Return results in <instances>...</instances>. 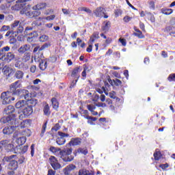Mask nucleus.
<instances>
[{
	"label": "nucleus",
	"instance_id": "obj_35",
	"mask_svg": "<svg viewBox=\"0 0 175 175\" xmlns=\"http://www.w3.org/2000/svg\"><path fill=\"white\" fill-rule=\"evenodd\" d=\"M25 142H27V137H21L16 139V143H18V146L25 144Z\"/></svg>",
	"mask_w": 175,
	"mask_h": 175
},
{
	"label": "nucleus",
	"instance_id": "obj_18",
	"mask_svg": "<svg viewBox=\"0 0 175 175\" xmlns=\"http://www.w3.org/2000/svg\"><path fill=\"white\" fill-rule=\"evenodd\" d=\"M14 111H16V109L14 108V106L12 105H8L4 109V113L7 116H12Z\"/></svg>",
	"mask_w": 175,
	"mask_h": 175
},
{
	"label": "nucleus",
	"instance_id": "obj_13",
	"mask_svg": "<svg viewBox=\"0 0 175 175\" xmlns=\"http://www.w3.org/2000/svg\"><path fill=\"white\" fill-rule=\"evenodd\" d=\"M165 33H169L170 36H174L175 38V27L174 26H167L163 29Z\"/></svg>",
	"mask_w": 175,
	"mask_h": 175
},
{
	"label": "nucleus",
	"instance_id": "obj_24",
	"mask_svg": "<svg viewBox=\"0 0 175 175\" xmlns=\"http://www.w3.org/2000/svg\"><path fill=\"white\" fill-rule=\"evenodd\" d=\"M47 4L46 3H40L32 7L33 10H42V9H46Z\"/></svg>",
	"mask_w": 175,
	"mask_h": 175
},
{
	"label": "nucleus",
	"instance_id": "obj_11",
	"mask_svg": "<svg viewBox=\"0 0 175 175\" xmlns=\"http://www.w3.org/2000/svg\"><path fill=\"white\" fill-rule=\"evenodd\" d=\"M105 8L103 7H98L96 8L94 11L93 13L96 17H100V18H102L103 17V14H105Z\"/></svg>",
	"mask_w": 175,
	"mask_h": 175
},
{
	"label": "nucleus",
	"instance_id": "obj_45",
	"mask_svg": "<svg viewBox=\"0 0 175 175\" xmlns=\"http://www.w3.org/2000/svg\"><path fill=\"white\" fill-rule=\"evenodd\" d=\"M3 70L4 75H9V72H13V68L9 66H5Z\"/></svg>",
	"mask_w": 175,
	"mask_h": 175
},
{
	"label": "nucleus",
	"instance_id": "obj_15",
	"mask_svg": "<svg viewBox=\"0 0 175 175\" xmlns=\"http://www.w3.org/2000/svg\"><path fill=\"white\" fill-rule=\"evenodd\" d=\"M15 55L12 52H8L7 54L4 53V62H11L14 59Z\"/></svg>",
	"mask_w": 175,
	"mask_h": 175
},
{
	"label": "nucleus",
	"instance_id": "obj_2",
	"mask_svg": "<svg viewBox=\"0 0 175 175\" xmlns=\"http://www.w3.org/2000/svg\"><path fill=\"white\" fill-rule=\"evenodd\" d=\"M72 151H73V149L72 148H69L66 149H63L59 152L61 158L64 161V162H72V161H73L75 157L72 156H69L70 155V154H72Z\"/></svg>",
	"mask_w": 175,
	"mask_h": 175
},
{
	"label": "nucleus",
	"instance_id": "obj_33",
	"mask_svg": "<svg viewBox=\"0 0 175 175\" xmlns=\"http://www.w3.org/2000/svg\"><path fill=\"white\" fill-rule=\"evenodd\" d=\"M44 115L49 117L51 114V111L50 110V105L46 104L43 108Z\"/></svg>",
	"mask_w": 175,
	"mask_h": 175
},
{
	"label": "nucleus",
	"instance_id": "obj_59",
	"mask_svg": "<svg viewBox=\"0 0 175 175\" xmlns=\"http://www.w3.org/2000/svg\"><path fill=\"white\" fill-rule=\"evenodd\" d=\"M79 175H88V170H79Z\"/></svg>",
	"mask_w": 175,
	"mask_h": 175
},
{
	"label": "nucleus",
	"instance_id": "obj_46",
	"mask_svg": "<svg viewBox=\"0 0 175 175\" xmlns=\"http://www.w3.org/2000/svg\"><path fill=\"white\" fill-rule=\"evenodd\" d=\"M80 114L81 115V117H83V118L87 119V117H90V115H88V110L87 109H82V111L80 112Z\"/></svg>",
	"mask_w": 175,
	"mask_h": 175
},
{
	"label": "nucleus",
	"instance_id": "obj_41",
	"mask_svg": "<svg viewBox=\"0 0 175 175\" xmlns=\"http://www.w3.org/2000/svg\"><path fill=\"white\" fill-rule=\"evenodd\" d=\"M96 91L98 94H103V92H104L105 94V95H109V93L106 91V89L105 88V86H103L101 88V89L99 88H96Z\"/></svg>",
	"mask_w": 175,
	"mask_h": 175
},
{
	"label": "nucleus",
	"instance_id": "obj_19",
	"mask_svg": "<svg viewBox=\"0 0 175 175\" xmlns=\"http://www.w3.org/2000/svg\"><path fill=\"white\" fill-rule=\"evenodd\" d=\"M14 77L16 79V80H23L24 79V71L21 70L15 71Z\"/></svg>",
	"mask_w": 175,
	"mask_h": 175
},
{
	"label": "nucleus",
	"instance_id": "obj_8",
	"mask_svg": "<svg viewBox=\"0 0 175 175\" xmlns=\"http://www.w3.org/2000/svg\"><path fill=\"white\" fill-rule=\"evenodd\" d=\"M20 87H21V83H20V81L18 80L12 83L10 85V94H12V95H16V92H17L18 91H20V89H17V88H20Z\"/></svg>",
	"mask_w": 175,
	"mask_h": 175
},
{
	"label": "nucleus",
	"instance_id": "obj_36",
	"mask_svg": "<svg viewBox=\"0 0 175 175\" xmlns=\"http://www.w3.org/2000/svg\"><path fill=\"white\" fill-rule=\"evenodd\" d=\"M86 120H88V124H90V125H94V122L98 120L96 117L92 116H88L86 117Z\"/></svg>",
	"mask_w": 175,
	"mask_h": 175
},
{
	"label": "nucleus",
	"instance_id": "obj_62",
	"mask_svg": "<svg viewBox=\"0 0 175 175\" xmlns=\"http://www.w3.org/2000/svg\"><path fill=\"white\" fill-rule=\"evenodd\" d=\"M131 20H132V17H130L129 16H126L123 18L124 23H129Z\"/></svg>",
	"mask_w": 175,
	"mask_h": 175
},
{
	"label": "nucleus",
	"instance_id": "obj_47",
	"mask_svg": "<svg viewBox=\"0 0 175 175\" xmlns=\"http://www.w3.org/2000/svg\"><path fill=\"white\" fill-rule=\"evenodd\" d=\"M114 14H115V17H120V16H121L122 14V11L121 9H115L114 10Z\"/></svg>",
	"mask_w": 175,
	"mask_h": 175
},
{
	"label": "nucleus",
	"instance_id": "obj_56",
	"mask_svg": "<svg viewBox=\"0 0 175 175\" xmlns=\"http://www.w3.org/2000/svg\"><path fill=\"white\" fill-rule=\"evenodd\" d=\"M79 77H80V76L78 77L77 80L72 81V83L70 85V88H75V87H76V84H77V81H79Z\"/></svg>",
	"mask_w": 175,
	"mask_h": 175
},
{
	"label": "nucleus",
	"instance_id": "obj_23",
	"mask_svg": "<svg viewBox=\"0 0 175 175\" xmlns=\"http://www.w3.org/2000/svg\"><path fill=\"white\" fill-rule=\"evenodd\" d=\"M25 3H23V2H18V0L16 1V4H15L14 5H13L12 7V10H21V9H23V8H24Z\"/></svg>",
	"mask_w": 175,
	"mask_h": 175
},
{
	"label": "nucleus",
	"instance_id": "obj_22",
	"mask_svg": "<svg viewBox=\"0 0 175 175\" xmlns=\"http://www.w3.org/2000/svg\"><path fill=\"white\" fill-rule=\"evenodd\" d=\"M108 83L111 84V85H116V87H120L122 84V81L118 79H115L111 80V79H108Z\"/></svg>",
	"mask_w": 175,
	"mask_h": 175
},
{
	"label": "nucleus",
	"instance_id": "obj_4",
	"mask_svg": "<svg viewBox=\"0 0 175 175\" xmlns=\"http://www.w3.org/2000/svg\"><path fill=\"white\" fill-rule=\"evenodd\" d=\"M23 114H21L19 116V120H23L24 117H29L32 113H33V109H32V106H29L26 104L23 109Z\"/></svg>",
	"mask_w": 175,
	"mask_h": 175
},
{
	"label": "nucleus",
	"instance_id": "obj_29",
	"mask_svg": "<svg viewBox=\"0 0 175 175\" xmlns=\"http://www.w3.org/2000/svg\"><path fill=\"white\" fill-rule=\"evenodd\" d=\"M39 68L40 70H46V69H47V59H41L40 62Z\"/></svg>",
	"mask_w": 175,
	"mask_h": 175
},
{
	"label": "nucleus",
	"instance_id": "obj_54",
	"mask_svg": "<svg viewBox=\"0 0 175 175\" xmlns=\"http://www.w3.org/2000/svg\"><path fill=\"white\" fill-rule=\"evenodd\" d=\"M58 135L59 136H60V137H62L63 139H64V137H69V134L61 131L58 132Z\"/></svg>",
	"mask_w": 175,
	"mask_h": 175
},
{
	"label": "nucleus",
	"instance_id": "obj_61",
	"mask_svg": "<svg viewBox=\"0 0 175 175\" xmlns=\"http://www.w3.org/2000/svg\"><path fill=\"white\" fill-rule=\"evenodd\" d=\"M27 122H29V120H23L21 124H20V127L21 128H25L26 125H27Z\"/></svg>",
	"mask_w": 175,
	"mask_h": 175
},
{
	"label": "nucleus",
	"instance_id": "obj_30",
	"mask_svg": "<svg viewBox=\"0 0 175 175\" xmlns=\"http://www.w3.org/2000/svg\"><path fill=\"white\" fill-rule=\"evenodd\" d=\"M81 70H83V68H81V66H77L75 67L71 72V77H76V76H77L78 73H80V72H81Z\"/></svg>",
	"mask_w": 175,
	"mask_h": 175
},
{
	"label": "nucleus",
	"instance_id": "obj_5",
	"mask_svg": "<svg viewBox=\"0 0 175 175\" xmlns=\"http://www.w3.org/2000/svg\"><path fill=\"white\" fill-rule=\"evenodd\" d=\"M12 126H6L3 129V135H12L18 126H20L19 123H15L14 124H11Z\"/></svg>",
	"mask_w": 175,
	"mask_h": 175
},
{
	"label": "nucleus",
	"instance_id": "obj_38",
	"mask_svg": "<svg viewBox=\"0 0 175 175\" xmlns=\"http://www.w3.org/2000/svg\"><path fill=\"white\" fill-rule=\"evenodd\" d=\"M78 154H83V155H87L88 154V149L87 148H79L77 149Z\"/></svg>",
	"mask_w": 175,
	"mask_h": 175
},
{
	"label": "nucleus",
	"instance_id": "obj_25",
	"mask_svg": "<svg viewBox=\"0 0 175 175\" xmlns=\"http://www.w3.org/2000/svg\"><path fill=\"white\" fill-rule=\"evenodd\" d=\"M8 167L10 170H16L17 167H18V163L16 160H12L10 162Z\"/></svg>",
	"mask_w": 175,
	"mask_h": 175
},
{
	"label": "nucleus",
	"instance_id": "obj_26",
	"mask_svg": "<svg viewBox=\"0 0 175 175\" xmlns=\"http://www.w3.org/2000/svg\"><path fill=\"white\" fill-rule=\"evenodd\" d=\"M87 109L92 113V116H98V111H95V109H96V104L94 105H88Z\"/></svg>",
	"mask_w": 175,
	"mask_h": 175
},
{
	"label": "nucleus",
	"instance_id": "obj_1",
	"mask_svg": "<svg viewBox=\"0 0 175 175\" xmlns=\"http://www.w3.org/2000/svg\"><path fill=\"white\" fill-rule=\"evenodd\" d=\"M11 29L12 31H8L5 36H10V34L14 35V33H21L24 32V27L21 25V22L20 21H14V23L11 25Z\"/></svg>",
	"mask_w": 175,
	"mask_h": 175
},
{
	"label": "nucleus",
	"instance_id": "obj_32",
	"mask_svg": "<svg viewBox=\"0 0 175 175\" xmlns=\"http://www.w3.org/2000/svg\"><path fill=\"white\" fill-rule=\"evenodd\" d=\"M27 103V101L22 100H19L18 101L16 105H15V107L16 109H23V107H25V105Z\"/></svg>",
	"mask_w": 175,
	"mask_h": 175
},
{
	"label": "nucleus",
	"instance_id": "obj_43",
	"mask_svg": "<svg viewBox=\"0 0 175 175\" xmlns=\"http://www.w3.org/2000/svg\"><path fill=\"white\" fill-rule=\"evenodd\" d=\"M14 66L17 68V69H21L23 66H24V64H23V62L18 60L15 62Z\"/></svg>",
	"mask_w": 175,
	"mask_h": 175
},
{
	"label": "nucleus",
	"instance_id": "obj_3",
	"mask_svg": "<svg viewBox=\"0 0 175 175\" xmlns=\"http://www.w3.org/2000/svg\"><path fill=\"white\" fill-rule=\"evenodd\" d=\"M1 122H3V124H10V125L18 124V122L16 120V114H12L8 115V116H4L1 119Z\"/></svg>",
	"mask_w": 175,
	"mask_h": 175
},
{
	"label": "nucleus",
	"instance_id": "obj_42",
	"mask_svg": "<svg viewBox=\"0 0 175 175\" xmlns=\"http://www.w3.org/2000/svg\"><path fill=\"white\" fill-rule=\"evenodd\" d=\"M61 129V125H59V123H56L53 127L51 128V132H57V131H59Z\"/></svg>",
	"mask_w": 175,
	"mask_h": 175
},
{
	"label": "nucleus",
	"instance_id": "obj_58",
	"mask_svg": "<svg viewBox=\"0 0 175 175\" xmlns=\"http://www.w3.org/2000/svg\"><path fill=\"white\" fill-rule=\"evenodd\" d=\"M28 151V146L25 145L21 149V154H25Z\"/></svg>",
	"mask_w": 175,
	"mask_h": 175
},
{
	"label": "nucleus",
	"instance_id": "obj_44",
	"mask_svg": "<svg viewBox=\"0 0 175 175\" xmlns=\"http://www.w3.org/2000/svg\"><path fill=\"white\" fill-rule=\"evenodd\" d=\"M23 135L24 136H26L27 137H29L31 135H32V133L31 132V130L26 129L22 132Z\"/></svg>",
	"mask_w": 175,
	"mask_h": 175
},
{
	"label": "nucleus",
	"instance_id": "obj_16",
	"mask_svg": "<svg viewBox=\"0 0 175 175\" xmlns=\"http://www.w3.org/2000/svg\"><path fill=\"white\" fill-rule=\"evenodd\" d=\"M81 144V138L76 137L72 138L66 146H79Z\"/></svg>",
	"mask_w": 175,
	"mask_h": 175
},
{
	"label": "nucleus",
	"instance_id": "obj_28",
	"mask_svg": "<svg viewBox=\"0 0 175 175\" xmlns=\"http://www.w3.org/2000/svg\"><path fill=\"white\" fill-rule=\"evenodd\" d=\"M26 100L27 101V105L28 106H31V107H33L38 105V100L36 98H29V96H28V100Z\"/></svg>",
	"mask_w": 175,
	"mask_h": 175
},
{
	"label": "nucleus",
	"instance_id": "obj_55",
	"mask_svg": "<svg viewBox=\"0 0 175 175\" xmlns=\"http://www.w3.org/2000/svg\"><path fill=\"white\" fill-rule=\"evenodd\" d=\"M149 8L152 10H155V2H154V1L149 2Z\"/></svg>",
	"mask_w": 175,
	"mask_h": 175
},
{
	"label": "nucleus",
	"instance_id": "obj_27",
	"mask_svg": "<svg viewBox=\"0 0 175 175\" xmlns=\"http://www.w3.org/2000/svg\"><path fill=\"white\" fill-rule=\"evenodd\" d=\"M31 49V46L29 44H25L21 46L18 49V53L21 54H24L26 51H28Z\"/></svg>",
	"mask_w": 175,
	"mask_h": 175
},
{
	"label": "nucleus",
	"instance_id": "obj_7",
	"mask_svg": "<svg viewBox=\"0 0 175 175\" xmlns=\"http://www.w3.org/2000/svg\"><path fill=\"white\" fill-rule=\"evenodd\" d=\"M50 165L55 170H58L59 169H61L62 166L61 164L58 162V160L55 157L51 156L49 158Z\"/></svg>",
	"mask_w": 175,
	"mask_h": 175
},
{
	"label": "nucleus",
	"instance_id": "obj_60",
	"mask_svg": "<svg viewBox=\"0 0 175 175\" xmlns=\"http://www.w3.org/2000/svg\"><path fill=\"white\" fill-rule=\"evenodd\" d=\"M118 40L121 42L122 46H126V40H125V38H119Z\"/></svg>",
	"mask_w": 175,
	"mask_h": 175
},
{
	"label": "nucleus",
	"instance_id": "obj_12",
	"mask_svg": "<svg viewBox=\"0 0 175 175\" xmlns=\"http://www.w3.org/2000/svg\"><path fill=\"white\" fill-rule=\"evenodd\" d=\"M51 46V43H45L42 46H37L34 47L33 52V53H40V51H43V50H46V49H49Z\"/></svg>",
	"mask_w": 175,
	"mask_h": 175
},
{
	"label": "nucleus",
	"instance_id": "obj_50",
	"mask_svg": "<svg viewBox=\"0 0 175 175\" xmlns=\"http://www.w3.org/2000/svg\"><path fill=\"white\" fill-rule=\"evenodd\" d=\"M147 15L148 16V18L152 23H155V17L151 12H148Z\"/></svg>",
	"mask_w": 175,
	"mask_h": 175
},
{
	"label": "nucleus",
	"instance_id": "obj_37",
	"mask_svg": "<svg viewBox=\"0 0 175 175\" xmlns=\"http://www.w3.org/2000/svg\"><path fill=\"white\" fill-rule=\"evenodd\" d=\"M153 157L154 158V161H159L162 158V153H161V151L156 150L153 154Z\"/></svg>",
	"mask_w": 175,
	"mask_h": 175
},
{
	"label": "nucleus",
	"instance_id": "obj_53",
	"mask_svg": "<svg viewBox=\"0 0 175 175\" xmlns=\"http://www.w3.org/2000/svg\"><path fill=\"white\" fill-rule=\"evenodd\" d=\"M159 167H161V169H162V170H166V169H167V167H169V163H166L165 164H160L159 165Z\"/></svg>",
	"mask_w": 175,
	"mask_h": 175
},
{
	"label": "nucleus",
	"instance_id": "obj_9",
	"mask_svg": "<svg viewBox=\"0 0 175 175\" xmlns=\"http://www.w3.org/2000/svg\"><path fill=\"white\" fill-rule=\"evenodd\" d=\"M9 92H3L1 93V99H2V104L3 105H9L11 103L10 102V96H9Z\"/></svg>",
	"mask_w": 175,
	"mask_h": 175
},
{
	"label": "nucleus",
	"instance_id": "obj_39",
	"mask_svg": "<svg viewBox=\"0 0 175 175\" xmlns=\"http://www.w3.org/2000/svg\"><path fill=\"white\" fill-rule=\"evenodd\" d=\"M56 143L57 144H58V146H64V144L66 143V139H65V138L63 137H58L56 139Z\"/></svg>",
	"mask_w": 175,
	"mask_h": 175
},
{
	"label": "nucleus",
	"instance_id": "obj_31",
	"mask_svg": "<svg viewBox=\"0 0 175 175\" xmlns=\"http://www.w3.org/2000/svg\"><path fill=\"white\" fill-rule=\"evenodd\" d=\"M161 12L163 14H165V16H169L172 14V13H173V9L163 8H161Z\"/></svg>",
	"mask_w": 175,
	"mask_h": 175
},
{
	"label": "nucleus",
	"instance_id": "obj_63",
	"mask_svg": "<svg viewBox=\"0 0 175 175\" xmlns=\"http://www.w3.org/2000/svg\"><path fill=\"white\" fill-rule=\"evenodd\" d=\"M55 173H56V172L55 170L51 169V170H48L47 175H55Z\"/></svg>",
	"mask_w": 175,
	"mask_h": 175
},
{
	"label": "nucleus",
	"instance_id": "obj_51",
	"mask_svg": "<svg viewBox=\"0 0 175 175\" xmlns=\"http://www.w3.org/2000/svg\"><path fill=\"white\" fill-rule=\"evenodd\" d=\"M167 80L170 82H172V81L175 82V73L170 74L167 77Z\"/></svg>",
	"mask_w": 175,
	"mask_h": 175
},
{
	"label": "nucleus",
	"instance_id": "obj_34",
	"mask_svg": "<svg viewBox=\"0 0 175 175\" xmlns=\"http://www.w3.org/2000/svg\"><path fill=\"white\" fill-rule=\"evenodd\" d=\"M29 59H31V53H28V52L25 53L22 57L23 62H28Z\"/></svg>",
	"mask_w": 175,
	"mask_h": 175
},
{
	"label": "nucleus",
	"instance_id": "obj_21",
	"mask_svg": "<svg viewBox=\"0 0 175 175\" xmlns=\"http://www.w3.org/2000/svg\"><path fill=\"white\" fill-rule=\"evenodd\" d=\"M51 102L52 103L53 109L56 110V111H58V109L59 108V102L58 101V99L55 97H53Z\"/></svg>",
	"mask_w": 175,
	"mask_h": 175
},
{
	"label": "nucleus",
	"instance_id": "obj_10",
	"mask_svg": "<svg viewBox=\"0 0 175 175\" xmlns=\"http://www.w3.org/2000/svg\"><path fill=\"white\" fill-rule=\"evenodd\" d=\"M15 95H17L21 98H23L26 100H28V97L29 96V91L27 90L20 89L19 90L17 91V92H16Z\"/></svg>",
	"mask_w": 175,
	"mask_h": 175
},
{
	"label": "nucleus",
	"instance_id": "obj_64",
	"mask_svg": "<svg viewBox=\"0 0 175 175\" xmlns=\"http://www.w3.org/2000/svg\"><path fill=\"white\" fill-rule=\"evenodd\" d=\"M92 36L96 39H99V32L98 31H96L94 33H93V34L92 35Z\"/></svg>",
	"mask_w": 175,
	"mask_h": 175
},
{
	"label": "nucleus",
	"instance_id": "obj_57",
	"mask_svg": "<svg viewBox=\"0 0 175 175\" xmlns=\"http://www.w3.org/2000/svg\"><path fill=\"white\" fill-rule=\"evenodd\" d=\"M83 70L86 71V72H90L91 71V67H90V66L88 64H83Z\"/></svg>",
	"mask_w": 175,
	"mask_h": 175
},
{
	"label": "nucleus",
	"instance_id": "obj_20",
	"mask_svg": "<svg viewBox=\"0 0 175 175\" xmlns=\"http://www.w3.org/2000/svg\"><path fill=\"white\" fill-rule=\"evenodd\" d=\"M105 25H103L101 27V31H103V32H105V33H106V32H109V29H110L111 27V22H110V21H107L104 22Z\"/></svg>",
	"mask_w": 175,
	"mask_h": 175
},
{
	"label": "nucleus",
	"instance_id": "obj_48",
	"mask_svg": "<svg viewBox=\"0 0 175 175\" xmlns=\"http://www.w3.org/2000/svg\"><path fill=\"white\" fill-rule=\"evenodd\" d=\"M134 36H137L138 39H144V35H143V32L139 31L138 33H133Z\"/></svg>",
	"mask_w": 175,
	"mask_h": 175
},
{
	"label": "nucleus",
	"instance_id": "obj_52",
	"mask_svg": "<svg viewBox=\"0 0 175 175\" xmlns=\"http://www.w3.org/2000/svg\"><path fill=\"white\" fill-rule=\"evenodd\" d=\"M10 29V26L9 25H3L0 29V32H5V31H9Z\"/></svg>",
	"mask_w": 175,
	"mask_h": 175
},
{
	"label": "nucleus",
	"instance_id": "obj_6",
	"mask_svg": "<svg viewBox=\"0 0 175 175\" xmlns=\"http://www.w3.org/2000/svg\"><path fill=\"white\" fill-rule=\"evenodd\" d=\"M25 14L28 18H36V17H39L40 16L41 12L40 11L34 10V11H27L25 12V10L21 11V14Z\"/></svg>",
	"mask_w": 175,
	"mask_h": 175
},
{
	"label": "nucleus",
	"instance_id": "obj_49",
	"mask_svg": "<svg viewBox=\"0 0 175 175\" xmlns=\"http://www.w3.org/2000/svg\"><path fill=\"white\" fill-rule=\"evenodd\" d=\"M40 42H47L49 40V36L46 35H42L39 38Z\"/></svg>",
	"mask_w": 175,
	"mask_h": 175
},
{
	"label": "nucleus",
	"instance_id": "obj_14",
	"mask_svg": "<svg viewBox=\"0 0 175 175\" xmlns=\"http://www.w3.org/2000/svg\"><path fill=\"white\" fill-rule=\"evenodd\" d=\"M3 147H14V145L10 144L9 139H5L0 142V151H2Z\"/></svg>",
	"mask_w": 175,
	"mask_h": 175
},
{
	"label": "nucleus",
	"instance_id": "obj_17",
	"mask_svg": "<svg viewBox=\"0 0 175 175\" xmlns=\"http://www.w3.org/2000/svg\"><path fill=\"white\" fill-rule=\"evenodd\" d=\"M74 169H76V165L70 164L67 165L64 169H63V172L64 173V175H69L70 174V172H72V170H74Z\"/></svg>",
	"mask_w": 175,
	"mask_h": 175
},
{
	"label": "nucleus",
	"instance_id": "obj_40",
	"mask_svg": "<svg viewBox=\"0 0 175 175\" xmlns=\"http://www.w3.org/2000/svg\"><path fill=\"white\" fill-rule=\"evenodd\" d=\"M47 128V121L45 122L42 126V129H41V133L40 135V136L41 137H43V136H44V133H46V129Z\"/></svg>",
	"mask_w": 175,
	"mask_h": 175
}]
</instances>
